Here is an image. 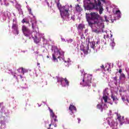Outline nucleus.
Here are the masks:
<instances>
[{
	"mask_svg": "<svg viewBox=\"0 0 129 129\" xmlns=\"http://www.w3.org/2000/svg\"><path fill=\"white\" fill-rule=\"evenodd\" d=\"M93 33H96V34H99V31L97 29H94L92 30Z\"/></svg>",
	"mask_w": 129,
	"mask_h": 129,
	"instance_id": "5701e85b",
	"label": "nucleus"
},
{
	"mask_svg": "<svg viewBox=\"0 0 129 129\" xmlns=\"http://www.w3.org/2000/svg\"><path fill=\"white\" fill-rule=\"evenodd\" d=\"M34 42L36 44H38L39 43V39H38V37H35L34 38Z\"/></svg>",
	"mask_w": 129,
	"mask_h": 129,
	"instance_id": "b1692460",
	"label": "nucleus"
},
{
	"mask_svg": "<svg viewBox=\"0 0 129 129\" xmlns=\"http://www.w3.org/2000/svg\"><path fill=\"white\" fill-rule=\"evenodd\" d=\"M102 2H103V3H105V0H101Z\"/></svg>",
	"mask_w": 129,
	"mask_h": 129,
	"instance_id": "58836bf2",
	"label": "nucleus"
},
{
	"mask_svg": "<svg viewBox=\"0 0 129 129\" xmlns=\"http://www.w3.org/2000/svg\"><path fill=\"white\" fill-rule=\"evenodd\" d=\"M81 50L84 52V54H87V53H88V50H89V47L88 45H87L86 46L84 47L83 49H81Z\"/></svg>",
	"mask_w": 129,
	"mask_h": 129,
	"instance_id": "f8f14e48",
	"label": "nucleus"
},
{
	"mask_svg": "<svg viewBox=\"0 0 129 129\" xmlns=\"http://www.w3.org/2000/svg\"><path fill=\"white\" fill-rule=\"evenodd\" d=\"M4 3H7V0H4Z\"/></svg>",
	"mask_w": 129,
	"mask_h": 129,
	"instance_id": "a19ab883",
	"label": "nucleus"
},
{
	"mask_svg": "<svg viewBox=\"0 0 129 129\" xmlns=\"http://www.w3.org/2000/svg\"><path fill=\"white\" fill-rule=\"evenodd\" d=\"M117 119H118V120H119L121 124H122L124 120V117H122V118H121V116H120L119 115H118V114H117Z\"/></svg>",
	"mask_w": 129,
	"mask_h": 129,
	"instance_id": "9d476101",
	"label": "nucleus"
},
{
	"mask_svg": "<svg viewBox=\"0 0 129 129\" xmlns=\"http://www.w3.org/2000/svg\"><path fill=\"white\" fill-rule=\"evenodd\" d=\"M33 24H32V28H33V29H34V26H33Z\"/></svg>",
	"mask_w": 129,
	"mask_h": 129,
	"instance_id": "37998d69",
	"label": "nucleus"
},
{
	"mask_svg": "<svg viewBox=\"0 0 129 129\" xmlns=\"http://www.w3.org/2000/svg\"><path fill=\"white\" fill-rule=\"evenodd\" d=\"M13 32L15 35H19V29H16L15 30H13Z\"/></svg>",
	"mask_w": 129,
	"mask_h": 129,
	"instance_id": "4be33fe9",
	"label": "nucleus"
},
{
	"mask_svg": "<svg viewBox=\"0 0 129 129\" xmlns=\"http://www.w3.org/2000/svg\"><path fill=\"white\" fill-rule=\"evenodd\" d=\"M54 122H56V121H58V120L56 119L57 117H54Z\"/></svg>",
	"mask_w": 129,
	"mask_h": 129,
	"instance_id": "7c9ffc66",
	"label": "nucleus"
},
{
	"mask_svg": "<svg viewBox=\"0 0 129 129\" xmlns=\"http://www.w3.org/2000/svg\"><path fill=\"white\" fill-rule=\"evenodd\" d=\"M36 54H39V52H36Z\"/></svg>",
	"mask_w": 129,
	"mask_h": 129,
	"instance_id": "603ef678",
	"label": "nucleus"
},
{
	"mask_svg": "<svg viewBox=\"0 0 129 129\" xmlns=\"http://www.w3.org/2000/svg\"><path fill=\"white\" fill-rule=\"evenodd\" d=\"M47 129H53V128H51V127H48L47 128Z\"/></svg>",
	"mask_w": 129,
	"mask_h": 129,
	"instance_id": "c03bdc74",
	"label": "nucleus"
},
{
	"mask_svg": "<svg viewBox=\"0 0 129 129\" xmlns=\"http://www.w3.org/2000/svg\"><path fill=\"white\" fill-rule=\"evenodd\" d=\"M28 11L29 12V14H32V10L31 9H29Z\"/></svg>",
	"mask_w": 129,
	"mask_h": 129,
	"instance_id": "72a5a7b5",
	"label": "nucleus"
},
{
	"mask_svg": "<svg viewBox=\"0 0 129 129\" xmlns=\"http://www.w3.org/2000/svg\"><path fill=\"white\" fill-rule=\"evenodd\" d=\"M57 79V82H60L61 85H63V84L62 83L63 81H64L66 84L67 86H69V81L68 80H67V78H59V77H56Z\"/></svg>",
	"mask_w": 129,
	"mask_h": 129,
	"instance_id": "39448f33",
	"label": "nucleus"
},
{
	"mask_svg": "<svg viewBox=\"0 0 129 129\" xmlns=\"http://www.w3.org/2000/svg\"><path fill=\"white\" fill-rule=\"evenodd\" d=\"M122 100H124V98L122 97Z\"/></svg>",
	"mask_w": 129,
	"mask_h": 129,
	"instance_id": "79ce46f5",
	"label": "nucleus"
},
{
	"mask_svg": "<svg viewBox=\"0 0 129 129\" xmlns=\"http://www.w3.org/2000/svg\"><path fill=\"white\" fill-rule=\"evenodd\" d=\"M64 63H69V61H64Z\"/></svg>",
	"mask_w": 129,
	"mask_h": 129,
	"instance_id": "ea45409f",
	"label": "nucleus"
},
{
	"mask_svg": "<svg viewBox=\"0 0 129 129\" xmlns=\"http://www.w3.org/2000/svg\"><path fill=\"white\" fill-rule=\"evenodd\" d=\"M43 40H45V38L44 37L42 38Z\"/></svg>",
	"mask_w": 129,
	"mask_h": 129,
	"instance_id": "8fccbe9b",
	"label": "nucleus"
},
{
	"mask_svg": "<svg viewBox=\"0 0 129 129\" xmlns=\"http://www.w3.org/2000/svg\"><path fill=\"white\" fill-rule=\"evenodd\" d=\"M92 80V76L91 75H87V77L82 80V81L80 84L83 86H91Z\"/></svg>",
	"mask_w": 129,
	"mask_h": 129,
	"instance_id": "f03ea898",
	"label": "nucleus"
},
{
	"mask_svg": "<svg viewBox=\"0 0 129 129\" xmlns=\"http://www.w3.org/2000/svg\"><path fill=\"white\" fill-rule=\"evenodd\" d=\"M51 125H52V123H50V124H49V127H51Z\"/></svg>",
	"mask_w": 129,
	"mask_h": 129,
	"instance_id": "4c0bfd02",
	"label": "nucleus"
},
{
	"mask_svg": "<svg viewBox=\"0 0 129 129\" xmlns=\"http://www.w3.org/2000/svg\"><path fill=\"white\" fill-rule=\"evenodd\" d=\"M120 11L119 10H116L115 12V15H117V17H118V18H120Z\"/></svg>",
	"mask_w": 129,
	"mask_h": 129,
	"instance_id": "dca6fc26",
	"label": "nucleus"
},
{
	"mask_svg": "<svg viewBox=\"0 0 129 129\" xmlns=\"http://www.w3.org/2000/svg\"><path fill=\"white\" fill-rule=\"evenodd\" d=\"M83 29H85V25H84V24H80L78 26V30L82 31Z\"/></svg>",
	"mask_w": 129,
	"mask_h": 129,
	"instance_id": "4468645a",
	"label": "nucleus"
},
{
	"mask_svg": "<svg viewBox=\"0 0 129 129\" xmlns=\"http://www.w3.org/2000/svg\"><path fill=\"white\" fill-rule=\"evenodd\" d=\"M118 72H119V73H121V72H122V70H121V69H120L119 70V71H118Z\"/></svg>",
	"mask_w": 129,
	"mask_h": 129,
	"instance_id": "473e14b6",
	"label": "nucleus"
},
{
	"mask_svg": "<svg viewBox=\"0 0 129 129\" xmlns=\"http://www.w3.org/2000/svg\"><path fill=\"white\" fill-rule=\"evenodd\" d=\"M2 0H0L1 3H2Z\"/></svg>",
	"mask_w": 129,
	"mask_h": 129,
	"instance_id": "5fc2aeb1",
	"label": "nucleus"
},
{
	"mask_svg": "<svg viewBox=\"0 0 129 129\" xmlns=\"http://www.w3.org/2000/svg\"><path fill=\"white\" fill-rule=\"evenodd\" d=\"M101 111H102V110H101Z\"/></svg>",
	"mask_w": 129,
	"mask_h": 129,
	"instance_id": "13d9d810",
	"label": "nucleus"
},
{
	"mask_svg": "<svg viewBox=\"0 0 129 129\" xmlns=\"http://www.w3.org/2000/svg\"><path fill=\"white\" fill-rule=\"evenodd\" d=\"M111 47H112V48H113V47H114V46H115V43H114V42L112 41L110 44Z\"/></svg>",
	"mask_w": 129,
	"mask_h": 129,
	"instance_id": "a878e982",
	"label": "nucleus"
},
{
	"mask_svg": "<svg viewBox=\"0 0 129 129\" xmlns=\"http://www.w3.org/2000/svg\"><path fill=\"white\" fill-rule=\"evenodd\" d=\"M111 98L113 99V101H114V100H116L117 99L116 96H114L113 95H112Z\"/></svg>",
	"mask_w": 129,
	"mask_h": 129,
	"instance_id": "393cba45",
	"label": "nucleus"
},
{
	"mask_svg": "<svg viewBox=\"0 0 129 129\" xmlns=\"http://www.w3.org/2000/svg\"><path fill=\"white\" fill-rule=\"evenodd\" d=\"M57 50L58 51V52H59V56H64V51L61 50V49L59 50V49H57Z\"/></svg>",
	"mask_w": 129,
	"mask_h": 129,
	"instance_id": "f3484780",
	"label": "nucleus"
},
{
	"mask_svg": "<svg viewBox=\"0 0 129 129\" xmlns=\"http://www.w3.org/2000/svg\"><path fill=\"white\" fill-rule=\"evenodd\" d=\"M107 96H104L103 97V99L104 100V102H107Z\"/></svg>",
	"mask_w": 129,
	"mask_h": 129,
	"instance_id": "412c9836",
	"label": "nucleus"
},
{
	"mask_svg": "<svg viewBox=\"0 0 129 129\" xmlns=\"http://www.w3.org/2000/svg\"><path fill=\"white\" fill-rule=\"evenodd\" d=\"M88 1V4H89L90 3H91V2H90V0H87Z\"/></svg>",
	"mask_w": 129,
	"mask_h": 129,
	"instance_id": "c9c22d12",
	"label": "nucleus"
},
{
	"mask_svg": "<svg viewBox=\"0 0 129 129\" xmlns=\"http://www.w3.org/2000/svg\"><path fill=\"white\" fill-rule=\"evenodd\" d=\"M107 122L108 124H116L117 123H115L114 121L110 117L107 118Z\"/></svg>",
	"mask_w": 129,
	"mask_h": 129,
	"instance_id": "9b49d317",
	"label": "nucleus"
},
{
	"mask_svg": "<svg viewBox=\"0 0 129 129\" xmlns=\"http://www.w3.org/2000/svg\"><path fill=\"white\" fill-rule=\"evenodd\" d=\"M69 9H63L60 11L61 16H64V17H69V13H68Z\"/></svg>",
	"mask_w": 129,
	"mask_h": 129,
	"instance_id": "1a4fd4ad",
	"label": "nucleus"
},
{
	"mask_svg": "<svg viewBox=\"0 0 129 129\" xmlns=\"http://www.w3.org/2000/svg\"><path fill=\"white\" fill-rule=\"evenodd\" d=\"M105 18L106 21H107V20H106V16H105Z\"/></svg>",
	"mask_w": 129,
	"mask_h": 129,
	"instance_id": "a18cd8bd",
	"label": "nucleus"
},
{
	"mask_svg": "<svg viewBox=\"0 0 129 129\" xmlns=\"http://www.w3.org/2000/svg\"><path fill=\"white\" fill-rule=\"evenodd\" d=\"M22 52H23V53H25V52H26V51H23Z\"/></svg>",
	"mask_w": 129,
	"mask_h": 129,
	"instance_id": "3c124183",
	"label": "nucleus"
},
{
	"mask_svg": "<svg viewBox=\"0 0 129 129\" xmlns=\"http://www.w3.org/2000/svg\"><path fill=\"white\" fill-rule=\"evenodd\" d=\"M37 66H40V63L37 62Z\"/></svg>",
	"mask_w": 129,
	"mask_h": 129,
	"instance_id": "e433bc0d",
	"label": "nucleus"
},
{
	"mask_svg": "<svg viewBox=\"0 0 129 129\" xmlns=\"http://www.w3.org/2000/svg\"><path fill=\"white\" fill-rule=\"evenodd\" d=\"M120 77L121 78H125V75H124V74H121L120 75Z\"/></svg>",
	"mask_w": 129,
	"mask_h": 129,
	"instance_id": "c85d7f7f",
	"label": "nucleus"
},
{
	"mask_svg": "<svg viewBox=\"0 0 129 129\" xmlns=\"http://www.w3.org/2000/svg\"><path fill=\"white\" fill-rule=\"evenodd\" d=\"M49 109V112L50 113V116H51V117H52V118H54V117H57V116L55 115V113L54 112H53V110L51 109V108H50V107H48Z\"/></svg>",
	"mask_w": 129,
	"mask_h": 129,
	"instance_id": "ddd939ff",
	"label": "nucleus"
},
{
	"mask_svg": "<svg viewBox=\"0 0 129 129\" xmlns=\"http://www.w3.org/2000/svg\"><path fill=\"white\" fill-rule=\"evenodd\" d=\"M22 31L23 35H24L25 37H28V38H31V36H32L33 32L32 31H30L27 26H26L25 25L22 26Z\"/></svg>",
	"mask_w": 129,
	"mask_h": 129,
	"instance_id": "7ed1b4c3",
	"label": "nucleus"
},
{
	"mask_svg": "<svg viewBox=\"0 0 129 129\" xmlns=\"http://www.w3.org/2000/svg\"><path fill=\"white\" fill-rule=\"evenodd\" d=\"M21 73H22V74H25V73H27V72H28V70H26L25 68H21Z\"/></svg>",
	"mask_w": 129,
	"mask_h": 129,
	"instance_id": "a211bd4d",
	"label": "nucleus"
},
{
	"mask_svg": "<svg viewBox=\"0 0 129 129\" xmlns=\"http://www.w3.org/2000/svg\"><path fill=\"white\" fill-rule=\"evenodd\" d=\"M97 2L98 5L97 6V8H96V10L99 11L100 15H101V14H102V12H103V8H102V5H101L100 0H97Z\"/></svg>",
	"mask_w": 129,
	"mask_h": 129,
	"instance_id": "423d86ee",
	"label": "nucleus"
},
{
	"mask_svg": "<svg viewBox=\"0 0 129 129\" xmlns=\"http://www.w3.org/2000/svg\"><path fill=\"white\" fill-rule=\"evenodd\" d=\"M57 51H54V53L52 54V59L53 61L56 62V61H57V58L60 59V55H59V52L58 51V48L56 47Z\"/></svg>",
	"mask_w": 129,
	"mask_h": 129,
	"instance_id": "0eeeda50",
	"label": "nucleus"
},
{
	"mask_svg": "<svg viewBox=\"0 0 129 129\" xmlns=\"http://www.w3.org/2000/svg\"><path fill=\"white\" fill-rule=\"evenodd\" d=\"M113 79H114L115 83H117V77H114Z\"/></svg>",
	"mask_w": 129,
	"mask_h": 129,
	"instance_id": "c756f323",
	"label": "nucleus"
},
{
	"mask_svg": "<svg viewBox=\"0 0 129 129\" xmlns=\"http://www.w3.org/2000/svg\"><path fill=\"white\" fill-rule=\"evenodd\" d=\"M97 44H98V41L97 42Z\"/></svg>",
	"mask_w": 129,
	"mask_h": 129,
	"instance_id": "6e6d98bb",
	"label": "nucleus"
},
{
	"mask_svg": "<svg viewBox=\"0 0 129 129\" xmlns=\"http://www.w3.org/2000/svg\"><path fill=\"white\" fill-rule=\"evenodd\" d=\"M99 15L98 13L95 12H91L89 13H86V19L87 22L89 24V26L92 28L93 25H98L99 23Z\"/></svg>",
	"mask_w": 129,
	"mask_h": 129,
	"instance_id": "f257e3e1",
	"label": "nucleus"
},
{
	"mask_svg": "<svg viewBox=\"0 0 129 129\" xmlns=\"http://www.w3.org/2000/svg\"><path fill=\"white\" fill-rule=\"evenodd\" d=\"M107 71L108 72H110V73H111V69L110 68V65H109V67H108V68L107 69Z\"/></svg>",
	"mask_w": 129,
	"mask_h": 129,
	"instance_id": "cd10ccee",
	"label": "nucleus"
},
{
	"mask_svg": "<svg viewBox=\"0 0 129 129\" xmlns=\"http://www.w3.org/2000/svg\"><path fill=\"white\" fill-rule=\"evenodd\" d=\"M104 39H105V35L104 36Z\"/></svg>",
	"mask_w": 129,
	"mask_h": 129,
	"instance_id": "09e8293b",
	"label": "nucleus"
},
{
	"mask_svg": "<svg viewBox=\"0 0 129 129\" xmlns=\"http://www.w3.org/2000/svg\"><path fill=\"white\" fill-rule=\"evenodd\" d=\"M21 23H22V24H24L25 23L27 24H30V22H29V21H27V19H26L25 18L22 20V21H21Z\"/></svg>",
	"mask_w": 129,
	"mask_h": 129,
	"instance_id": "6ab92c4d",
	"label": "nucleus"
},
{
	"mask_svg": "<svg viewBox=\"0 0 129 129\" xmlns=\"http://www.w3.org/2000/svg\"><path fill=\"white\" fill-rule=\"evenodd\" d=\"M2 106V103H0V107Z\"/></svg>",
	"mask_w": 129,
	"mask_h": 129,
	"instance_id": "de8ad7c7",
	"label": "nucleus"
},
{
	"mask_svg": "<svg viewBox=\"0 0 129 129\" xmlns=\"http://www.w3.org/2000/svg\"><path fill=\"white\" fill-rule=\"evenodd\" d=\"M97 108H98V109H101V108H102V105L97 104Z\"/></svg>",
	"mask_w": 129,
	"mask_h": 129,
	"instance_id": "bb28decb",
	"label": "nucleus"
},
{
	"mask_svg": "<svg viewBox=\"0 0 129 129\" xmlns=\"http://www.w3.org/2000/svg\"><path fill=\"white\" fill-rule=\"evenodd\" d=\"M101 68H102V69H104V66L102 65V66H101Z\"/></svg>",
	"mask_w": 129,
	"mask_h": 129,
	"instance_id": "f704fd0d",
	"label": "nucleus"
},
{
	"mask_svg": "<svg viewBox=\"0 0 129 129\" xmlns=\"http://www.w3.org/2000/svg\"><path fill=\"white\" fill-rule=\"evenodd\" d=\"M47 58H49V55H47Z\"/></svg>",
	"mask_w": 129,
	"mask_h": 129,
	"instance_id": "864d4df0",
	"label": "nucleus"
},
{
	"mask_svg": "<svg viewBox=\"0 0 129 129\" xmlns=\"http://www.w3.org/2000/svg\"><path fill=\"white\" fill-rule=\"evenodd\" d=\"M59 6H60V2H58V3H57V7L59 8Z\"/></svg>",
	"mask_w": 129,
	"mask_h": 129,
	"instance_id": "2f4dec72",
	"label": "nucleus"
},
{
	"mask_svg": "<svg viewBox=\"0 0 129 129\" xmlns=\"http://www.w3.org/2000/svg\"><path fill=\"white\" fill-rule=\"evenodd\" d=\"M70 41H71V42H72V41H73V40L70 39Z\"/></svg>",
	"mask_w": 129,
	"mask_h": 129,
	"instance_id": "49530a36",
	"label": "nucleus"
},
{
	"mask_svg": "<svg viewBox=\"0 0 129 129\" xmlns=\"http://www.w3.org/2000/svg\"><path fill=\"white\" fill-rule=\"evenodd\" d=\"M12 29L14 31L19 29V25L17 24L13 23L12 26Z\"/></svg>",
	"mask_w": 129,
	"mask_h": 129,
	"instance_id": "2eb2a0df",
	"label": "nucleus"
},
{
	"mask_svg": "<svg viewBox=\"0 0 129 129\" xmlns=\"http://www.w3.org/2000/svg\"><path fill=\"white\" fill-rule=\"evenodd\" d=\"M92 2L93 3H95V4L91 2L88 3L89 5L87 6V8L89 10H93V9L96 10L98 5V1L97 0H92Z\"/></svg>",
	"mask_w": 129,
	"mask_h": 129,
	"instance_id": "20e7f679",
	"label": "nucleus"
},
{
	"mask_svg": "<svg viewBox=\"0 0 129 129\" xmlns=\"http://www.w3.org/2000/svg\"><path fill=\"white\" fill-rule=\"evenodd\" d=\"M69 110L70 111V112L72 114L74 113V111H77V109H76V107L72 104L70 105Z\"/></svg>",
	"mask_w": 129,
	"mask_h": 129,
	"instance_id": "6e6552de",
	"label": "nucleus"
},
{
	"mask_svg": "<svg viewBox=\"0 0 129 129\" xmlns=\"http://www.w3.org/2000/svg\"><path fill=\"white\" fill-rule=\"evenodd\" d=\"M58 1V2H60V0H57Z\"/></svg>",
	"mask_w": 129,
	"mask_h": 129,
	"instance_id": "4d7b16f0",
	"label": "nucleus"
},
{
	"mask_svg": "<svg viewBox=\"0 0 129 129\" xmlns=\"http://www.w3.org/2000/svg\"><path fill=\"white\" fill-rule=\"evenodd\" d=\"M91 47L93 49H94V48H95V41H93L91 42Z\"/></svg>",
	"mask_w": 129,
	"mask_h": 129,
	"instance_id": "aec40b11",
	"label": "nucleus"
}]
</instances>
